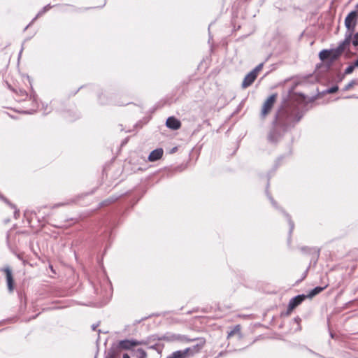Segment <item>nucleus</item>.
Returning <instances> with one entry per match:
<instances>
[{
  "label": "nucleus",
  "instance_id": "nucleus-1",
  "mask_svg": "<svg viewBox=\"0 0 358 358\" xmlns=\"http://www.w3.org/2000/svg\"><path fill=\"white\" fill-rule=\"evenodd\" d=\"M301 117L302 114L296 105L286 103L282 106L275 113L273 128L268 134L269 141L277 142Z\"/></svg>",
  "mask_w": 358,
  "mask_h": 358
},
{
  "label": "nucleus",
  "instance_id": "nucleus-2",
  "mask_svg": "<svg viewBox=\"0 0 358 358\" xmlns=\"http://www.w3.org/2000/svg\"><path fill=\"white\" fill-rule=\"evenodd\" d=\"M167 341H179L185 343H190V342H196L195 345H194L192 347L187 348L186 349H189V351L188 352V355L189 357L193 356L194 354L198 353L201 351V350L206 345V339L204 338H188L185 335H180V334H173L169 338L166 339Z\"/></svg>",
  "mask_w": 358,
  "mask_h": 358
},
{
  "label": "nucleus",
  "instance_id": "nucleus-3",
  "mask_svg": "<svg viewBox=\"0 0 358 358\" xmlns=\"http://www.w3.org/2000/svg\"><path fill=\"white\" fill-rule=\"evenodd\" d=\"M350 43H349V37L345 38L339 45L335 49L331 50H323L319 53L320 59L324 62L327 59L330 60V63L334 62L342 55L344 50L349 47Z\"/></svg>",
  "mask_w": 358,
  "mask_h": 358
},
{
  "label": "nucleus",
  "instance_id": "nucleus-4",
  "mask_svg": "<svg viewBox=\"0 0 358 358\" xmlns=\"http://www.w3.org/2000/svg\"><path fill=\"white\" fill-rule=\"evenodd\" d=\"M357 10H353L350 12L345 17V25L347 28V32L345 34V38H348L349 37V43H351V39L357 23Z\"/></svg>",
  "mask_w": 358,
  "mask_h": 358
},
{
  "label": "nucleus",
  "instance_id": "nucleus-5",
  "mask_svg": "<svg viewBox=\"0 0 358 358\" xmlns=\"http://www.w3.org/2000/svg\"><path fill=\"white\" fill-rule=\"evenodd\" d=\"M145 344V342L141 341H137L134 339H124L120 341L117 343L116 349H110L108 352H116V358H117L120 355V351L121 350H131L134 347L141 345Z\"/></svg>",
  "mask_w": 358,
  "mask_h": 358
},
{
  "label": "nucleus",
  "instance_id": "nucleus-6",
  "mask_svg": "<svg viewBox=\"0 0 358 358\" xmlns=\"http://www.w3.org/2000/svg\"><path fill=\"white\" fill-rule=\"evenodd\" d=\"M278 94H273L265 100L260 113L262 118H265L271 113L274 104L276 102Z\"/></svg>",
  "mask_w": 358,
  "mask_h": 358
},
{
  "label": "nucleus",
  "instance_id": "nucleus-7",
  "mask_svg": "<svg viewBox=\"0 0 358 358\" xmlns=\"http://www.w3.org/2000/svg\"><path fill=\"white\" fill-rule=\"evenodd\" d=\"M306 298L307 296L306 295L301 294L291 299L288 304L286 315H290L293 310L299 306Z\"/></svg>",
  "mask_w": 358,
  "mask_h": 358
},
{
  "label": "nucleus",
  "instance_id": "nucleus-8",
  "mask_svg": "<svg viewBox=\"0 0 358 358\" xmlns=\"http://www.w3.org/2000/svg\"><path fill=\"white\" fill-rule=\"evenodd\" d=\"M1 271L4 272L6 274V282L8 289L10 292H13L14 290V279L13 277V273L11 269L7 266L1 269Z\"/></svg>",
  "mask_w": 358,
  "mask_h": 358
},
{
  "label": "nucleus",
  "instance_id": "nucleus-9",
  "mask_svg": "<svg viewBox=\"0 0 358 358\" xmlns=\"http://www.w3.org/2000/svg\"><path fill=\"white\" fill-rule=\"evenodd\" d=\"M263 64L257 65L251 72L248 73V87L250 86L257 78L258 73L262 71Z\"/></svg>",
  "mask_w": 358,
  "mask_h": 358
},
{
  "label": "nucleus",
  "instance_id": "nucleus-10",
  "mask_svg": "<svg viewBox=\"0 0 358 358\" xmlns=\"http://www.w3.org/2000/svg\"><path fill=\"white\" fill-rule=\"evenodd\" d=\"M166 125L167 127L173 130L178 129L181 127V122L174 117H169L166 120Z\"/></svg>",
  "mask_w": 358,
  "mask_h": 358
},
{
  "label": "nucleus",
  "instance_id": "nucleus-11",
  "mask_svg": "<svg viewBox=\"0 0 358 358\" xmlns=\"http://www.w3.org/2000/svg\"><path fill=\"white\" fill-rule=\"evenodd\" d=\"M164 150L162 148H157L154 150H152L149 156H148V160L150 162H155L159 159H161L163 156Z\"/></svg>",
  "mask_w": 358,
  "mask_h": 358
},
{
  "label": "nucleus",
  "instance_id": "nucleus-12",
  "mask_svg": "<svg viewBox=\"0 0 358 358\" xmlns=\"http://www.w3.org/2000/svg\"><path fill=\"white\" fill-rule=\"evenodd\" d=\"M189 351V349H185L183 350H177L172 352L166 358H188L189 357L188 355Z\"/></svg>",
  "mask_w": 358,
  "mask_h": 358
},
{
  "label": "nucleus",
  "instance_id": "nucleus-13",
  "mask_svg": "<svg viewBox=\"0 0 358 358\" xmlns=\"http://www.w3.org/2000/svg\"><path fill=\"white\" fill-rule=\"evenodd\" d=\"M326 287H316L313 289H312L307 295V298H313V296H316L317 294H320L321 292H322Z\"/></svg>",
  "mask_w": 358,
  "mask_h": 358
},
{
  "label": "nucleus",
  "instance_id": "nucleus-14",
  "mask_svg": "<svg viewBox=\"0 0 358 358\" xmlns=\"http://www.w3.org/2000/svg\"><path fill=\"white\" fill-rule=\"evenodd\" d=\"M137 354V358H146L147 357V352L141 348H139L136 350Z\"/></svg>",
  "mask_w": 358,
  "mask_h": 358
},
{
  "label": "nucleus",
  "instance_id": "nucleus-15",
  "mask_svg": "<svg viewBox=\"0 0 358 358\" xmlns=\"http://www.w3.org/2000/svg\"><path fill=\"white\" fill-rule=\"evenodd\" d=\"M239 331H240L239 326L238 325L236 326L235 328L234 329V330L231 331L228 334V337H231V336L235 335L236 334H238L239 335Z\"/></svg>",
  "mask_w": 358,
  "mask_h": 358
},
{
  "label": "nucleus",
  "instance_id": "nucleus-16",
  "mask_svg": "<svg viewBox=\"0 0 358 358\" xmlns=\"http://www.w3.org/2000/svg\"><path fill=\"white\" fill-rule=\"evenodd\" d=\"M116 200V198H111V199H108L105 201H103L101 204L102 206H107V205H109L110 203H112L113 202H114Z\"/></svg>",
  "mask_w": 358,
  "mask_h": 358
},
{
  "label": "nucleus",
  "instance_id": "nucleus-17",
  "mask_svg": "<svg viewBox=\"0 0 358 358\" xmlns=\"http://www.w3.org/2000/svg\"><path fill=\"white\" fill-rule=\"evenodd\" d=\"M351 41L352 42L353 45L358 46V32L354 34L353 38H352Z\"/></svg>",
  "mask_w": 358,
  "mask_h": 358
},
{
  "label": "nucleus",
  "instance_id": "nucleus-18",
  "mask_svg": "<svg viewBox=\"0 0 358 358\" xmlns=\"http://www.w3.org/2000/svg\"><path fill=\"white\" fill-rule=\"evenodd\" d=\"M355 69V66H353L352 64L350 65L349 66H348L345 70V74H350L353 72Z\"/></svg>",
  "mask_w": 358,
  "mask_h": 358
},
{
  "label": "nucleus",
  "instance_id": "nucleus-19",
  "mask_svg": "<svg viewBox=\"0 0 358 358\" xmlns=\"http://www.w3.org/2000/svg\"><path fill=\"white\" fill-rule=\"evenodd\" d=\"M51 6L50 5H47L45 6V7H43V8L42 9V10H41L38 15H37V17L39 16V15H43L44 13H45L47 10H49V8H50Z\"/></svg>",
  "mask_w": 358,
  "mask_h": 358
},
{
  "label": "nucleus",
  "instance_id": "nucleus-20",
  "mask_svg": "<svg viewBox=\"0 0 358 358\" xmlns=\"http://www.w3.org/2000/svg\"><path fill=\"white\" fill-rule=\"evenodd\" d=\"M338 90V87L337 86L332 87L327 90V92L329 94H333L337 92Z\"/></svg>",
  "mask_w": 358,
  "mask_h": 358
},
{
  "label": "nucleus",
  "instance_id": "nucleus-21",
  "mask_svg": "<svg viewBox=\"0 0 358 358\" xmlns=\"http://www.w3.org/2000/svg\"><path fill=\"white\" fill-rule=\"evenodd\" d=\"M355 85V82L354 80H352L350 83H349L347 85H345L344 90H348L350 88H352Z\"/></svg>",
  "mask_w": 358,
  "mask_h": 358
},
{
  "label": "nucleus",
  "instance_id": "nucleus-22",
  "mask_svg": "<svg viewBox=\"0 0 358 358\" xmlns=\"http://www.w3.org/2000/svg\"><path fill=\"white\" fill-rule=\"evenodd\" d=\"M106 358H116V352H108V355Z\"/></svg>",
  "mask_w": 358,
  "mask_h": 358
},
{
  "label": "nucleus",
  "instance_id": "nucleus-23",
  "mask_svg": "<svg viewBox=\"0 0 358 358\" xmlns=\"http://www.w3.org/2000/svg\"><path fill=\"white\" fill-rule=\"evenodd\" d=\"M1 198L2 199V200H3L6 203H7L8 204H9L12 208H15V206L14 205H13L12 203H10L7 199L3 197V196H1Z\"/></svg>",
  "mask_w": 358,
  "mask_h": 358
},
{
  "label": "nucleus",
  "instance_id": "nucleus-24",
  "mask_svg": "<svg viewBox=\"0 0 358 358\" xmlns=\"http://www.w3.org/2000/svg\"><path fill=\"white\" fill-rule=\"evenodd\" d=\"M242 87L243 88H246V76L243 79Z\"/></svg>",
  "mask_w": 358,
  "mask_h": 358
},
{
  "label": "nucleus",
  "instance_id": "nucleus-25",
  "mask_svg": "<svg viewBox=\"0 0 358 358\" xmlns=\"http://www.w3.org/2000/svg\"><path fill=\"white\" fill-rule=\"evenodd\" d=\"M99 323H98V324H93V325L92 326V330L95 331V330L96 329V328L99 327Z\"/></svg>",
  "mask_w": 358,
  "mask_h": 358
},
{
  "label": "nucleus",
  "instance_id": "nucleus-26",
  "mask_svg": "<svg viewBox=\"0 0 358 358\" xmlns=\"http://www.w3.org/2000/svg\"><path fill=\"white\" fill-rule=\"evenodd\" d=\"M352 65L355 66V68L358 67V59L354 62Z\"/></svg>",
  "mask_w": 358,
  "mask_h": 358
},
{
  "label": "nucleus",
  "instance_id": "nucleus-27",
  "mask_svg": "<svg viewBox=\"0 0 358 358\" xmlns=\"http://www.w3.org/2000/svg\"><path fill=\"white\" fill-rule=\"evenodd\" d=\"M122 358H130V356L128 354L124 353L122 356Z\"/></svg>",
  "mask_w": 358,
  "mask_h": 358
},
{
  "label": "nucleus",
  "instance_id": "nucleus-28",
  "mask_svg": "<svg viewBox=\"0 0 358 358\" xmlns=\"http://www.w3.org/2000/svg\"><path fill=\"white\" fill-rule=\"evenodd\" d=\"M16 214H19V211H15V215H16Z\"/></svg>",
  "mask_w": 358,
  "mask_h": 358
},
{
  "label": "nucleus",
  "instance_id": "nucleus-29",
  "mask_svg": "<svg viewBox=\"0 0 358 358\" xmlns=\"http://www.w3.org/2000/svg\"><path fill=\"white\" fill-rule=\"evenodd\" d=\"M83 87H80V88L78 90H79L80 89H82ZM78 91H77L76 93H77Z\"/></svg>",
  "mask_w": 358,
  "mask_h": 358
}]
</instances>
